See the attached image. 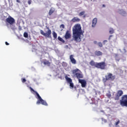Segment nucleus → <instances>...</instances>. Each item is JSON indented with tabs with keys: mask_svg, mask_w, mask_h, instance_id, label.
<instances>
[{
	"mask_svg": "<svg viewBox=\"0 0 127 127\" xmlns=\"http://www.w3.org/2000/svg\"><path fill=\"white\" fill-rule=\"evenodd\" d=\"M20 27V30H21V28H20V26H19Z\"/></svg>",
	"mask_w": 127,
	"mask_h": 127,
	"instance_id": "nucleus-44",
	"label": "nucleus"
},
{
	"mask_svg": "<svg viewBox=\"0 0 127 127\" xmlns=\"http://www.w3.org/2000/svg\"><path fill=\"white\" fill-rule=\"evenodd\" d=\"M71 22L75 23V22H79L81 21V19L77 17H74L71 20Z\"/></svg>",
	"mask_w": 127,
	"mask_h": 127,
	"instance_id": "nucleus-13",
	"label": "nucleus"
},
{
	"mask_svg": "<svg viewBox=\"0 0 127 127\" xmlns=\"http://www.w3.org/2000/svg\"><path fill=\"white\" fill-rule=\"evenodd\" d=\"M60 28H65V26L64 25V24H62L60 26Z\"/></svg>",
	"mask_w": 127,
	"mask_h": 127,
	"instance_id": "nucleus-32",
	"label": "nucleus"
},
{
	"mask_svg": "<svg viewBox=\"0 0 127 127\" xmlns=\"http://www.w3.org/2000/svg\"><path fill=\"white\" fill-rule=\"evenodd\" d=\"M23 36L25 38H27V37H28V34L27 32H24Z\"/></svg>",
	"mask_w": 127,
	"mask_h": 127,
	"instance_id": "nucleus-28",
	"label": "nucleus"
},
{
	"mask_svg": "<svg viewBox=\"0 0 127 127\" xmlns=\"http://www.w3.org/2000/svg\"><path fill=\"white\" fill-rule=\"evenodd\" d=\"M123 94L124 92L123 91V90H119L115 95V97L114 98L115 100L116 101H119V100H120V97L123 96Z\"/></svg>",
	"mask_w": 127,
	"mask_h": 127,
	"instance_id": "nucleus-8",
	"label": "nucleus"
},
{
	"mask_svg": "<svg viewBox=\"0 0 127 127\" xmlns=\"http://www.w3.org/2000/svg\"><path fill=\"white\" fill-rule=\"evenodd\" d=\"M114 29L111 28L110 29L109 33H110V34H113V33H114Z\"/></svg>",
	"mask_w": 127,
	"mask_h": 127,
	"instance_id": "nucleus-29",
	"label": "nucleus"
},
{
	"mask_svg": "<svg viewBox=\"0 0 127 127\" xmlns=\"http://www.w3.org/2000/svg\"><path fill=\"white\" fill-rule=\"evenodd\" d=\"M5 22L6 24V26H8V25L12 26L15 23V20L14 18H12L11 16H9L6 19Z\"/></svg>",
	"mask_w": 127,
	"mask_h": 127,
	"instance_id": "nucleus-3",
	"label": "nucleus"
},
{
	"mask_svg": "<svg viewBox=\"0 0 127 127\" xmlns=\"http://www.w3.org/2000/svg\"><path fill=\"white\" fill-rule=\"evenodd\" d=\"M95 56H102L103 55V53L100 51H96L94 52Z\"/></svg>",
	"mask_w": 127,
	"mask_h": 127,
	"instance_id": "nucleus-15",
	"label": "nucleus"
},
{
	"mask_svg": "<svg viewBox=\"0 0 127 127\" xmlns=\"http://www.w3.org/2000/svg\"><path fill=\"white\" fill-rule=\"evenodd\" d=\"M98 45L99 47H103V44H102L101 42H99L98 43Z\"/></svg>",
	"mask_w": 127,
	"mask_h": 127,
	"instance_id": "nucleus-30",
	"label": "nucleus"
},
{
	"mask_svg": "<svg viewBox=\"0 0 127 127\" xmlns=\"http://www.w3.org/2000/svg\"><path fill=\"white\" fill-rule=\"evenodd\" d=\"M65 39H70L71 38V33L69 30H67L64 35Z\"/></svg>",
	"mask_w": 127,
	"mask_h": 127,
	"instance_id": "nucleus-12",
	"label": "nucleus"
},
{
	"mask_svg": "<svg viewBox=\"0 0 127 127\" xmlns=\"http://www.w3.org/2000/svg\"><path fill=\"white\" fill-rule=\"evenodd\" d=\"M102 122H103V123H107V120H106V119H102Z\"/></svg>",
	"mask_w": 127,
	"mask_h": 127,
	"instance_id": "nucleus-37",
	"label": "nucleus"
},
{
	"mask_svg": "<svg viewBox=\"0 0 127 127\" xmlns=\"http://www.w3.org/2000/svg\"><path fill=\"white\" fill-rule=\"evenodd\" d=\"M11 29H13L14 28H12V27H11Z\"/></svg>",
	"mask_w": 127,
	"mask_h": 127,
	"instance_id": "nucleus-46",
	"label": "nucleus"
},
{
	"mask_svg": "<svg viewBox=\"0 0 127 127\" xmlns=\"http://www.w3.org/2000/svg\"><path fill=\"white\" fill-rule=\"evenodd\" d=\"M92 102L91 103L92 105H98V101L95 100V99H92Z\"/></svg>",
	"mask_w": 127,
	"mask_h": 127,
	"instance_id": "nucleus-21",
	"label": "nucleus"
},
{
	"mask_svg": "<svg viewBox=\"0 0 127 127\" xmlns=\"http://www.w3.org/2000/svg\"><path fill=\"white\" fill-rule=\"evenodd\" d=\"M106 42H108V41L107 40H104L103 41V43L105 44V43H106Z\"/></svg>",
	"mask_w": 127,
	"mask_h": 127,
	"instance_id": "nucleus-38",
	"label": "nucleus"
},
{
	"mask_svg": "<svg viewBox=\"0 0 127 127\" xmlns=\"http://www.w3.org/2000/svg\"><path fill=\"white\" fill-rule=\"evenodd\" d=\"M43 63L44 65H47V66H50V65H51V63L47 60H44Z\"/></svg>",
	"mask_w": 127,
	"mask_h": 127,
	"instance_id": "nucleus-17",
	"label": "nucleus"
},
{
	"mask_svg": "<svg viewBox=\"0 0 127 127\" xmlns=\"http://www.w3.org/2000/svg\"><path fill=\"white\" fill-rule=\"evenodd\" d=\"M78 82L81 84V87L82 88H85L86 87V85H87V82L85 79H78Z\"/></svg>",
	"mask_w": 127,
	"mask_h": 127,
	"instance_id": "nucleus-10",
	"label": "nucleus"
},
{
	"mask_svg": "<svg viewBox=\"0 0 127 127\" xmlns=\"http://www.w3.org/2000/svg\"><path fill=\"white\" fill-rule=\"evenodd\" d=\"M115 59L117 61H120V59H119V55L118 54H115Z\"/></svg>",
	"mask_w": 127,
	"mask_h": 127,
	"instance_id": "nucleus-25",
	"label": "nucleus"
},
{
	"mask_svg": "<svg viewBox=\"0 0 127 127\" xmlns=\"http://www.w3.org/2000/svg\"><path fill=\"white\" fill-rule=\"evenodd\" d=\"M5 43L6 45H9V44H8V43H7V42H5Z\"/></svg>",
	"mask_w": 127,
	"mask_h": 127,
	"instance_id": "nucleus-40",
	"label": "nucleus"
},
{
	"mask_svg": "<svg viewBox=\"0 0 127 127\" xmlns=\"http://www.w3.org/2000/svg\"><path fill=\"white\" fill-rule=\"evenodd\" d=\"M69 59L70 60V62H71L72 64H77V61L74 58V56L73 55L69 56Z\"/></svg>",
	"mask_w": 127,
	"mask_h": 127,
	"instance_id": "nucleus-11",
	"label": "nucleus"
},
{
	"mask_svg": "<svg viewBox=\"0 0 127 127\" xmlns=\"http://www.w3.org/2000/svg\"><path fill=\"white\" fill-rule=\"evenodd\" d=\"M116 79V76L113 75V73L108 72L107 74L105 75V79H103L104 82L107 81H114Z\"/></svg>",
	"mask_w": 127,
	"mask_h": 127,
	"instance_id": "nucleus-5",
	"label": "nucleus"
},
{
	"mask_svg": "<svg viewBox=\"0 0 127 127\" xmlns=\"http://www.w3.org/2000/svg\"><path fill=\"white\" fill-rule=\"evenodd\" d=\"M54 18H56V17H54Z\"/></svg>",
	"mask_w": 127,
	"mask_h": 127,
	"instance_id": "nucleus-47",
	"label": "nucleus"
},
{
	"mask_svg": "<svg viewBox=\"0 0 127 127\" xmlns=\"http://www.w3.org/2000/svg\"><path fill=\"white\" fill-rule=\"evenodd\" d=\"M16 0L17 2H19V3L20 2V0Z\"/></svg>",
	"mask_w": 127,
	"mask_h": 127,
	"instance_id": "nucleus-41",
	"label": "nucleus"
},
{
	"mask_svg": "<svg viewBox=\"0 0 127 127\" xmlns=\"http://www.w3.org/2000/svg\"><path fill=\"white\" fill-rule=\"evenodd\" d=\"M94 44H97V41H94Z\"/></svg>",
	"mask_w": 127,
	"mask_h": 127,
	"instance_id": "nucleus-42",
	"label": "nucleus"
},
{
	"mask_svg": "<svg viewBox=\"0 0 127 127\" xmlns=\"http://www.w3.org/2000/svg\"><path fill=\"white\" fill-rule=\"evenodd\" d=\"M120 105L121 107H127V95H124L122 97L120 100Z\"/></svg>",
	"mask_w": 127,
	"mask_h": 127,
	"instance_id": "nucleus-6",
	"label": "nucleus"
},
{
	"mask_svg": "<svg viewBox=\"0 0 127 127\" xmlns=\"http://www.w3.org/2000/svg\"><path fill=\"white\" fill-rule=\"evenodd\" d=\"M97 21H98V19H97V18H94L93 19L92 27H95L96 26V24H97Z\"/></svg>",
	"mask_w": 127,
	"mask_h": 127,
	"instance_id": "nucleus-14",
	"label": "nucleus"
},
{
	"mask_svg": "<svg viewBox=\"0 0 127 127\" xmlns=\"http://www.w3.org/2000/svg\"><path fill=\"white\" fill-rule=\"evenodd\" d=\"M121 14H122V15H124V14H127V12H126L125 11H123L122 13H121Z\"/></svg>",
	"mask_w": 127,
	"mask_h": 127,
	"instance_id": "nucleus-34",
	"label": "nucleus"
},
{
	"mask_svg": "<svg viewBox=\"0 0 127 127\" xmlns=\"http://www.w3.org/2000/svg\"><path fill=\"white\" fill-rule=\"evenodd\" d=\"M106 96L107 97L109 98V99H110V98H111L112 97V94L111 93V92L109 91L107 94H106Z\"/></svg>",
	"mask_w": 127,
	"mask_h": 127,
	"instance_id": "nucleus-23",
	"label": "nucleus"
},
{
	"mask_svg": "<svg viewBox=\"0 0 127 127\" xmlns=\"http://www.w3.org/2000/svg\"><path fill=\"white\" fill-rule=\"evenodd\" d=\"M21 81L22 83H25L26 79L25 78H21Z\"/></svg>",
	"mask_w": 127,
	"mask_h": 127,
	"instance_id": "nucleus-31",
	"label": "nucleus"
},
{
	"mask_svg": "<svg viewBox=\"0 0 127 127\" xmlns=\"http://www.w3.org/2000/svg\"><path fill=\"white\" fill-rule=\"evenodd\" d=\"M65 78L68 83H71L72 79L70 77H68V76H66Z\"/></svg>",
	"mask_w": 127,
	"mask_h": 127,
	"instance_id": "nucleus-19",
	"label": "nucleus"
},
{
	"mask_svg": "<svg viewBox=\"0 0 127 127\" xmlns=\"http://www.w3.org/2000/svg\"><path fill=\"white\" fill-rule=\"evenodd\" d=\"M96 68H98V69H101V70H106V68H107V64L105 62L97 63V64H96Z\"/></svg>",
	"mask_w": 127,
	"mask_h": 127,
	"instance_id": "nucleus-7",
	"label": "nucleus"
},
{
	"mask_svg": "<svg viewBox=\"0 0 127 127\" xmlns=\"http://www.w3.org/2000/svg\"><path fill=\"white\" fill-rule=\"evenodd\" d=\"M102 6H103V7H106V5L103 4Z\"/></svg>",
	"mask_w": 127,
	"mask_h": 127,
	"instance_id": "nucleus-43",
	"label": "nucleus"
},
{
	"mask_svg": "<svg viewBox=\"0 0 127 127\" xmlns=\"http://www.w3.org/2000/svg\"><path fill=\"white\" fill-rule=\"evenodd\" d=\"M35 93H36L37 97H38V99H39L38 100H40L41 99H42V98H41V97L40 96V95H39V94L38 93V92H37L36 91V92H35Z\"/></svg>",
	"mask_w": 127,
	"mask_h": 127,
	"instance_id": "nucleus-24",
	"label": "nucleus"
},
{
	"mask_svg": "<svg viewBox=\"0 0 127 127\" xmlns=\"http://www.w3.org/2000/svg\"><path fill=\"white\" fill-rule=\"evenodd\" d=\"M73 37L76 42H81V35L83 34L81 24H76L72 28Z\"/></svg>",
	"mask_w": 127,
	"mask_h": 127,
	"instance_id": "nucleus-1",
	"label": "nucleus"
},
{
	"mask_svg": "<svg viewBox=\"0 0 127 127\" xmlns=\"http://www.w3.org/2000/svg\"><path fill=\"white\" fill-rule=\"evenodd\" d=\"M83 17H86V15H84V16H83Z\"/></svg>",
	"mask_w": 127,
	"mask_h": 127,
	"instance_id": "nucleus-45",
	"label": "nucleus"
},
{
	"mask_svg": "<svg viewBox=\"0 0 127 127\" xmlns=\"http://www.w3.org/2000/svg\"><path fill=\"white\" fill-rule=\"evenodd\" d=\"M53 36L55 39H56V38H57V33L54 31L53 32Z\"/></svg>",
	"mask_w": 127,
	"mask_h": 127,
	"instance_id": "nucleus-22",
	"label": "nucleus"
},
{
	"mask_svg": "<svg viewBox=\"0 0 127 127\" xmlns=\"http://www.w3.org/2000/svg\"><path fill=\"white\" fill-rule=\"evenodd\" d=\"M45 32L43 31V30H40V33L45 37H47V38H51V33L52 32L51 31L50 28L49 27L46 26V29L45 30Z\"/></svg>",
	"mask_w": 127,
	"mask_h": 127,
	"instance_id": "nucleus-2",
	"label": "nucleus"
},
{
	"mask_svg": "<svg viewBox=\"0 0 127 127\" xmlns=\"http://www.w3.org/2000/svg\"><path fill=\"white\" fill-rule=\"evenodd\" d=\"M79 72H80V71L78 68L72 70V73L73 76L76 77L77 79H78V80L83 78V74Z\"/></svg>",
	"mask_w": 127,
	"mask_h": 127,
	"instance_id": "nucleus-4",
	"label": "nucleus"
},
{
	"mask_svg": "<svg viewBox=\"0 0 127 127\" xmlns=\"http://www.w3.org/2000/svg\"><path fill=\"white\" fill-rule=\"evenodd\" d=\"M120 124V120H118L117 122L115 123V126H118Z\"/></svg>",
	"mask_w": 127,
	"mask_h": 127,
	"instance_id": "nucleus-35",
	"label": "nucleus"
},
{
	"mask_svg": "<svg viewBox=\"0 0 127 127\" xmlns=\"http://www.w3.org/2000/svg\"><path fill=\"white\" fill-rule=\"evenodd\" d=\"M58 39L59 40V41L62 42V43H65V41L60 36L58 37Z\"/></svg>",
	"mask_w": 127,
	"mask_h": 127,
	"instance_id": "nucleus-20",
	"label": "nucleus"
},
{
	"mask_svg": "<svg viewBox=\"0 0 127 127\" xmlns=\"http://www.w3.org/2000/svg\"><path fill=\"white\" fill-rule=\"evenodd\" d=\"M90 65L91 66H95L96 68H97V64H98V63L94 62V61L91 60V62L89 63Z\"/></svg>",
	"mask_w": 127,
	"mask_h": 127,
	"instance_id": "nucleus-18",
	"label": "nucleus"
},
{
	"mask_svg": "<svg viewBox=\"0 0 127 127\" xmlns=\"http://www.w3.org/2000/svg\"><path fill=\"white\" fill-rule=\"evenodd\" d=\"M30 90L32 91V92H34V93H35V91L31 87H30Z\"/></svg>",
	"mask_w": 127,
	"mask_h": 127,
	"instance_id": "nucleus-33",
	"label": "nucleus"
},
{
	"mask_svg": "<svg viewBox=\"0 0 127 127\" xmlns=\"http://www.w3.org/2000/svg\"><path fill=\"white\" fill-rule=\"evenodd\" d=\"M54 12H55V9L53 8H51L49 11V15L50 16H51V15H52L53 13H54Z\"/></svg>",
	"mask_w": 127,
	"mask_h": 127,
	"instance_id": "nucleus-16",
	"label": "nucleus"
},
{
	"mask_svg": "<svg viewBox=\"0 0 127 127\" xmlns=\"http://www.w3.org/2000/svg\"><path fill=\"white\" fill-rule=\"evenodd\" d=\"M69 86L70 89H73L74 88V83H73L72 82L69 83Z\"/></svg>",
	"mask_w": 127,
	"mask_h": 127,
	"instance_id": "nucleus-27",
	"label": "nucleus"
},
{
	"mask_svg": "<svg viewBox=\"0 0 127 127\" xmlns=\"http://www.w3.org/2000/svg\"><path fill=\"white\" fill-rule=\"evenodd\" d=\"M31 0H29L28 1V4H31Z\"/></svg>",
	"mask_w": 127,
	"mask_h": 127,
	"instance_id": "nucleus-36",
	"label": "nucleus"
},
{
	"mask_svg": "<svg viewBox=\"0 0 127 127\" xmlns=\"http://www.w3.org/2000/svg\"><path fill=\"white\" fill-rule=\"evenodd\" d=\"M85 14V11H82L78 14L79 16H82Z\"/></svg>",
	"mask_w": 127,
	"mask_h": 127,
	"instance_id": "nucleus-26",
	"label": "nucleus"
},
{
	"mask_svg": "<svg viewBox=\"0 0 127 127\" xmlns=\"http://www.w3.org/2000/svg\"><path fill=\"white\" fill-rule=\"evenodd\" d=\"M37 105H39L42 104L44 106H48L46 101H44V100L42 99V98L40 100H38L36 102Z\"/></svg>",
	"mask_w": 127,
	"mask_h": 127,
	"instance_id": "nucleus-9",
	"label": "nucleus"
},
{
	"mask_svg": "<svg viewBox=\"0 0 127 127\" xmlns=\"http://www.w3.org/2000/svg\"><path fill=\"white\" fill-rule=\"evenodd\" d=\"M112 36H113L112 35H110L109 36V40H111V38L112 37Z\"/></svg>",
	"mask_w": 127,
	"mask_h": 127,
	"instance_id": "nucleus-39",
	"label": "nucleus"
}]
</instances>
